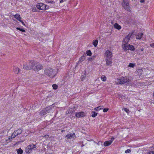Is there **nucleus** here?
<instances>
[{
    "instance_id": "f257e3e1",
    "label": "nucleus",
    "mask_w": 154,
    "mask_h": 154,
    "mask_svg": "<svg viewBox=\"0 0 154 154\" xmlns=\"http://www.w3.org/2000/svg\"><path fill=\"white\" fill-rule=\"evenodd\" d=\"M131 81L130 80L128 77L125 76L116 79L115 83L117 85L123 84L125 83L130 84L131 83Z\"/></svg>"
},
{
    "instance_id": "f03ea898",
    "label": "nucleus",
    "mask_w": 154,
    "mask_h": 154,
    "mask_svg": "<svg viewBox=\"0 0 154 154\" xmlns=\"http://www.w3.org/2000/svg\"><path fill=\"white\" fill-rule=\"evenodd\" d=\"M45 74L51 78L55 77V73L54 70L51 68H48L45 70Z\"/></svg>"
},
{
    "instance_id": "7ed1b4c3",
    "label": "nucleus",
    "mask_w": 154,
    "mask_h": 154,
    "mask_svg": "<svg viewBox=\"0 0 154 154\" xmlns=\"http://www.w3.org/2000/svg\"><path fill=\"white\" fill-rule=\"evenodd\" d=\"M122 5L123 8L129 12H131V8L127 0H123L122 3Z\"/></svg>"
},
{
    "instance_id": "20e7f679",
    "label": "nucleus",
    "mask_w": 154,
    "mask_h": 154,
    "mask_svg": "<svg viewBox=\"0 0 154 154\" xmlns=\"http://www.w3.org/2000/svg\"><path fill=\"white\" fill-rule=\"evenodd\" d=\"M133 34V32H130L128 35L124 39L123 43L122 45V47L123 46H124V45H128V43L129 42L131 38V36Z\"/></svg>"
},
{
    "instance_id": "39448f33",
    "label": "nucleus",
    "mask_w": 154,
    "mask_h": 154,
    "mask_svg": "<svg viewBox=\"0 0 154 154\" xmlns=\"http://www.w3.org/2000/svg\"><path fill=\"white\" fill-rule=\"evenodd\" d=\"M36 7L38 9L42 10H46L49 8V6L46 5L42 3H39L37 4Z\"/></svg>"
},
{
    "instance_id": "423d86ee",
    "label": "nucleus",
    "mask_w": 154,
    "mask_h": 154,
    "mask_svg": "<svg viewBox=\"0 0 154 154\" xmlns=\"http://www.w3.org/2000/svg\"><path fill=\"white\" fill-rule=\"evenodd\" d=\"M33 65V64H32ZM33 67L32 69L35 71H38L39 70L42 69L43 66L39 63L36 62L34 61V64H33Z\"/></svg>"
},
{
    "instance_id": "0eeeda50",
    "label": "nucleus",
    "mask_w": 154,
    "mask_h": 154,
    "mask_svg": "<svg viewBox=\"0 0 154 154\" xmlns=\"http://www.w3.org/2000/svg\"><path fill=\"white\" fill-rule=\"evenodd\" d=\"M34 63V61L29 62L26 64H25L23 65V68L24 69L27 70H30L32 69L33 67V64Z\"/></svg>"
},
{
    "instance_id": "6e6552de",
    "label": "nucleus",
    "mask_w": 154,
    "mask_h": 154,
    "mask_svg": "<svg viewBox=\"0 0 154 154\" xmlns=\"http://www.w3.org/2000/svg\"><path fill=\"white\" fill-rule=\"evenodd\" d=\"M52 109L51 106H49L46 107V108L44 109L40 112V115H44L45 114L49 113L50 110Z\"/></svg>"
},
{
    "instance_id": "1a4fd4ad",
    "label": "nucleus",
    "mask_w": 154,
    "mask_h": 154,
    "mask_svg": "<svg viewBox=\"0 0 154 154\" xmlns=\"http://www.w3.org/2000/svg\"><path fill=\"white\" fill-rule=\"evenodd\" d=\"M35 147V145L33 144H30L26 148L25 151L27 153H30L32 152V150Z\"/></svg>"
},
{
    "instance_id": "9d476101",
    "label": "nucleus",
    "mask_w": 154,
    "mask_h": 154,
    "mask_svg": "<svg viewBox=\"0 0 154 154\" xmlns=\"http://www.w3.org/2000/svg\"><path fill=\"white\" fill-rule=\"evenodd\" d=\"M124 46H123V48L125 51H126L127 50H130L131 51H134L135 48L134 46L130 44L125 45H124Z\"/></svg>"
},
{
    "instance_id": "9b49d317",
    "label": "nucleus",
    "mask_w": 154,
    "mask_h": 154,
    "mask_svg": "<svg viewBox=\"0 0 154 154\" xmlns=\"http://www.w3.org/2000/svg\"><path fill=\"white\" fill-rule=\"evenodd\" d=\"M112 53L111 51L109 50L106 51L104 54V57L106 58L112 59Z\"/></svg>"
},
{
    "instance_id": "f8f14e48",
    "label": "nucleus",
    "mask_w": 154,
    "mask_h": 154,
    "mask_svg": "<svg viewBox=\"0 0 154 154\" xmlns=\"http://www.w3.org/2000/svg\"><path fill=\"white\" fill-rule=\"evenodd\" d=\"M114 138L112 137L111 138V140L105 141L104 143V145L105 146H107L110 145L113 142Z\"/></svg>"
},
{
    "instance_id": "ddd939ff",
    "label": "nucleus",
    "mask_w": 154,
    "mask_h": 154,
    "mask_svg": "<svg viewBox=\"0 0 154 154\" xmlns=\"http://www.w3.org/2000/svg\"><path fill=\"white\" fill-rule=\"evenodd\" d=\"M85 113L84 112H77L75 113V116L76 117L79 118L81 117H83L85 116Z\"/></svg>"
},
{
    "instance_id": "4468645a",
    "label": "nucleus",
    "mask_w": 154,
    "mask_h": 154,
    "mask_svg": "<svg viewBox=\"0 0 154 154\" xmlns=\"http://www.w3.org/2000/svg\"><path fill=\"white\" fill-rule=\"evenodd\" d=\"M106 64L107 66H110L112 63V59L106 58Z\"/></svg>"
},
{
    "instance_id": "2eb2a0df",
    "label": "nucleus",
    "mask_w": 154,
    "mask_h": 154,
    "mask_svg": "<svg viewBox=\"0 0 154 154\" xmlns=\"http://www.w3.org/2000/svg\"><path fill=\"white\" fill-rule=\"evenodd\" d=\"M75 111V108L74 107L72 108H70L66 112L67 114H71L72 112Z\"/></svg>"
},
{
    "instance_id": "dca6fc26",
    "label": "nucleus",
    "mask_w": 154,
    "mask_h": 154,
    "mask_svg": "<svg viewBox=\"0 0 154 154\" xmlns=\"http://www.w3.org/2000/svg\"><path fill=\"white\" fill-rule=\"evenodd\" d=\"M75 134L74 133H71L70 134H67L66 137L67 138V139H71L72 138H74L75 137Z\"/></svg>"
},
{
    "instance_id": "f3484780",
    "label": "nucleus",
    "mask_w": 154,
    "mask_h": 154,
    "mask_svg": "<svg viewBox=\"0 0 154 154\" xmlns=\"http://www.w3.org/2000/svg\"><path fill=\"white\" fill-rule=\"evenodd\" d=\"M14 134H16L17 136L19 134H20L22 132V131L21 129H18L17 130L14 131Z\"/></svg>"
},
{
    "instance_id": "a211bd4d",
    "label": "nucleus",
    "mask_w": 154,
    "mask_h": 154,
    "mask_svg": "<svg viewBox=\"0 0 154 154\" xmlns=\"http://www.w3.org/2000/svg\"><path fill=\"white\" fill-rule=\"evenodd\" d=\"M114 26L115 28L118 29L119 30L121 29V27L117 23H116L114 25Z\"/></svg>"
},
{
    "instance_id": "6ab92c4d",
    "label": "nucleus",
    "mask_w": 154,
    "mask_h": 154,
    "mask_svg": "<svg viewBox=\"0 0 154 154\" xmlns=\"http://www.w3.org/2000/svg\"><path fill=\"white\" fill-rule=\"evenodd\" d=\"M85 59V57L84 55L82 56L79 59L78 61V63H81L82 61L84 60Z\"/></svg>"
},
{
    "instance_id": "aec40b11",
    "label": "nucleus",
    "mask_w": 154,
    "mask_h": 154,
    "mask_svg": "<svg viewBox=\"0 0 154 154\" xmlns=\"http://www.w3.org/2000/svg\"><path fill=\"white\" fill-rule=\"evenodd\" d=\"M13 70L14 72L17 74L20 71V69L16 67H14Z\"/></svg>"
},
{
    "instance_id": "412c9836",
    "label": "nucleus",
    "mask_w": 154,
    "mask_h": 154,
    "mask_svg": "<svg viewBox=\"0 0 154 154\" xmlns=\"http://www.w3.org/2000/svg\"><path fill=\"white\" fill-rule=\"evenodd\" d=\"M14 16L15 18H16L19 21L21 19V18L20 17V15L18 14H16Z\"/></svg>"
},
{
    "instance_id": "4be33fe9",
    "label": "nucleus",
    "mask_w": 154,
    "mask_h": 154,
    "mask_svg": "<svg viewBox=\"0 0 154 154\" xmlns=\"http://www.w3.org/2000/svg\"><path fill=\"white\" fill-rule=\"evenodd\" d=\"M142 35H143V33H141L140 34L137 35H136V38L137 39H140L141 38Z\"/></svg>"
},
{
    "instance_id": "5701e85b",
    "label": "nucleus",
    "mask_w": 154,
    "mask_h": 154,
    "mask_svg": "<svg viewBox=\"0 0 154 154\" xmlns=\"http://www.w3.org/2000/svg\"><path fill=\"white\" fill-rule=\"evenodd\" d=\"M98 42V40H95L94 41L92 44L95 47H96L97 45Z\"/></svg>"
},
{
    "instance_id": "b1692460",
    "label": "nucleus",
    "mask_w": 154,
    "mask_h": 154,
    "mask_svg": "<svg viewBox=\"0 0 154 154\" xmlns=\"http://www.w3.org/2000/svg\"><path fill=\"white\" fill-rule=\"evenodd\" d=\"M17 151L18 154H22L23 152V151L21 148L17 149Z\"/></svg>"
},
{
    "instance_id": "393cba45",
    "label": "nucleus",
    "mask_w": 154,
    "mask_h": 154,
    "mask_svg": "<svg viewBox=\"0 0 154 154\" xmlns=\"http://www.w3.org/2000/svg\"><path fill=\"white\" fill-rule=\"evenodd\" d=\"M101 79L102 81L105 82L106 81V76L105 75H103L101 78Z\"/></svg>"
},
{
    "instance_id": "a878e982",
    "label": "nucleus",
    "mask_w": 154,
    "mask_h": 154,
    "mask_svg": "<svg viewBox=\"0 0 154 154\" xmlns=\"http://www.w3.org/2000/svg\"><path fill=\"white\" fill-rule=\"evenodd\" d=\"M103 107L102 106H100L97 107H96L95 108V109L96 110H100L103 108Z\"/></svg>"
},
{
    "instance_id": "bb28decb",
    "label": "nucleus",
    "mask_w": 154,
    "mask_h": 154,
    "mask_svg": "<svg viewBox=\"0 0 154 154\" xmlns=\"http://www.w3.org/2000/svg\"><path fill=\"white\" fill-rule=\"evenodd\" d=\"M86 54L87 55L91 56L92 55V53L90 50H88L86 51Z\"/></svg>"
},
{
    "instance_id": "cd10ccee",
    "label": "nucleus",
    "mask_w": 154,
    "mask_h": 154,
    "mask_svg": "<svg viewBox=\"0 0 154 154\" xmlns=\"http://www.w3.org/2000/svg\"><path fill=\"white\" fill-rule=\"evenodd\" d=\"M97 113L95 112H92V116L94 117L97 116Z\"/></svg>"
},
{
    "instance_id": "c85d7f7f",
    "label": "nucleus",
    "mask_w": 154,
    "mask_h": 154,
    "mask_svg": "<svg viewBox=\"0 0 154 154\" xmlns=\"http://www.w3.org/2000/svg\"><path fill=\"white\" fill-rule=\"evenodd\" d=\"M135 66V63H130L128 66L130 67H134Z\"/></svg>"
},
{
    "instance_id": "c756f323",
    "label": "nucleus",
    "mask_w": 154,
    "mask_h": 154,
    "mask_svg": "<svg viewBox=\"0 0 154 154\" xmlns=\"http://www.w3.org/2000/svg\"><path fill=\"white\" fill-rule=\"evenodd\" d=\"M17 136V135L16 134H14V132L12 134L11 136V138H14Z\"/></svg>"
},
{
    "instance_id": "7c9ffc66",
    "label": "nucleus",
    "mask_w": 154,
    "mask_h": 154,
    "mask_svg": "<svg viewBox=\"0 0 154 154\" xmlns=\"http://www.w3.org/2000/svg\"><path fill=\"white\" fill-rule=\"evenodd\" d=\"M53 88L54 89L56 90L58 88V86L56 84H53L52 85Z\"/></svg>"
},
{
    "instance_id": "2f4dec72",
    "label": "nucleus",
    "mask_w": 154,
    "mask_h": 154,
    "mask_svg": "<svg viewBox=\"0 0 154 154\" xmlns=\"http://www.w3.org/2000/svg\"><path fill=\"white\" fill-rule=\"evenodd\" d=\"M16 29H17V30H20L22 32H25V30H24V29H21L20 28H19V27H17L16 28Z\"/></svg>"
},
{
    "instance_id": "473e14b6",
    "label": "nucleus",
    "mask_w": 154,
    "mask_h": 154,
    "mask_svg": "<svg viewBox=\"0 0 154 154\" xmlns=\"http://www.w3.org/2000/svg\"><path fill=\"white\" fill-rule=\"evenodd\" d=\"M86 77V75L85 74L83 75L81 77V79L82 80H84Z\"/></svg>"
},
{
    "instance_id": "72a5a7b5",
    "label": "nucleus",
    "mask_w": 154,
    "mask_h": 154,
    "mask_svg": "<svg viewBox=\"0 0 154 154\" xmlns=\"http://www.w3.org/2000/svg\"><path fill=\"white\" fill-rule=\"evenodd\" d=\"M46 2L48 3H51L52 4H54L55 3L54 1H47Z\"/></svg>"
},
{
    "instance_id": "f704fd0d",
    "label": "nucleus",
    "mask_w": 154,
    "mask_h": 154,
    "mask_svg": "<svg viewBox=\"0 0 154 154\" xmlns=\"http://www.w3.org/2000/svg\"><path fill=\"white\" fill-rule=\"evenodd\" d=\"M131 152V150L130 149H128L125 151V152L126 153H130Z\"/></svg>"
},
{
    "instance_id": "c9c22d12",
    "label": "nucleus",
    "mask_w": 154,
    "mask_h": 154,
    "mask_svg": "<svg viewBox=\"0 0 154 154\" xmlns=\"http://www.w3.org/2000/svg\"><path fill=\"white\" fill-rule=\"evenodd\" d=\"M136 51L137 52V53H139L140 55H141L142 54L141 52L140 51V50L139 49H137Z\"/></svg>"
},
{
    "instance_id": "e433bc0d",
    "label": "nucleus",
    "mask_w": 154,
    "mask_h": 154,
    "mask_svg": "<svg viewBox=\"0 0 154 154\" xmlns=\"http://www.w3.org/2000/svg\"><path fill=\"white\" fill-rule=\"evenodd\" d=\"M124 109V110L127 113H128L129 112V110L128 109H127V108H125L124 109H122L123 110Z\"/></svg>"
},
{
    "instance_id": "4c0bfd02",
    "label": "nucleus",
    "mask_w": 154,
    "mask_h": 154,
    "mask_svg": "<svg viewBox=\"0 0 154 154\" xmlns=\"http://www.w3.org/2000/svg\"><path fill=\"white\" fill-rule=\"evenodd\" d=\"M109 109L108 108H105L103 110V112H106Z\"/></svg>"
},
{
    "instance_id": "58836bf2",
    "label": "nucleus",
    "mask_w": 154,
    "mask_h": 154,
    "mask_svg": "<svg viewBox=\"0 0 154 154\" xmlns=\"http://www.w3.org/2000/svg\"><path fill=\"white\" fill-rule=\"evenodd\" d=\"M146 154H154V152L153 151H149L147 152Z\"/></svg>"
},
{
    "instance_id": "ea45409f",
    "label": "nucleus",
    "mask_w": 154,
    "mask_h": 154,
    "mask_svg": "<svg viewBox=\"0 0 154 154\" xmlns=\"http://www.w3.org/2000/svg\"><path fill=\"white\" fill-rule=\"evenodd\" d=\"M150 45L151 47L153 48H154V43H153L151 44Z\"/></svg>"
},
{
    "instance_id": "a19ab883",
    "label": "nucleus",
    "mask_w": 154,
    "mask_h": 154,
    "mask_svg": "<svg viewBox=\"0 0 154 154\" xmlns=\"http://www.w3.org/2000/svg\"><path fill=\"white\" fill-rule=\"evenodd\" d=\"M128 22L133 23V22H134V20H131V19H129L128 20Z\"/></svg>"
},
{
    "instance_id": "79ce46f5",
    "label": "nucleus",
    "mask_w": 154,
    "mask_h": 154,
    "mask_svg": "<svg viewBox=\"0 0 154 154\" xmlns=\"http://www.w3.org/2000/svg\"><path fill=\"white\" fill-rule=\"evenodd\" d=\"M19 21L23 25H25V24L24 23L23 21L22 20H21V19L20 20H19Z\"/></svg>"
},
{
    "instance_id": "37998d69",
    "label": "nucleus",
    "mask_w": 154,
    "mask_h": 154,
    "mask_svg": "<svg viewBox=\"0 0 154 154\" xmlns=\"http://www.w3.org/2000/svg\"><path fill=\"white\" fill-rule=\"evenodd\" d=\"M66 1V0H61L60 2V3H62L64 2H65Z\"/></svg>"
},
{
    "instance_id": "c03bdc74",
    "label": "nucleus",
    "mask_w": 154,
    "mask_h": 154,
    "mask_svg": "<svg viewBox=\"0 0 154 154\" xmlns=\"http://www.w3.org/2000/svg\"><path fill=\"white\" fill-rule=\"evenodd\" d=\"M95 57H96V56H93L91 57L92 58L93 60L95 59Z\"/></svg>"
},
{
    "instance_id": "a18cd8bd",
    "label": "nucleus",
    "mask_w": 154,
    "mask_h": 154,
    "mask_svg": "<svg viewBox=\"0 0 154 154\" xmlns=\"http://www.w3.org/2000/svg\"><path fill=\"white\" fill-rule=\"evenodd\" d=\"M88 60L89 61H92L93 60L92 58L91 57L88 58Z\"/></svg>"
},
{
    "instance_id": "49530a36",
    "label": "nucleus",
    "mask_w": 154,
    "mask_h": 154,
    "mask_svg": "<svg viewBox=\"0 0 154 154\" xmlns=\"http://www.w3.org/2000/svg\"><path fill=\"white\" fill-rule=\"evenodd\" d=\"M144 50V49L143 48H140V50L141 51H143Z\"/></svg>"
},
{
    "instance_id": "de8ad7c7",
    "label": "nucleus",
    "mask_w": 154,
    "mask_h": 154,
    "mask_svg": "<svg viewBox=\"0 0 154 154\" xmlns=\"http://www.w3.org/2000/svg\"><path fill=\"white\" fill-rule=\"evenodd\" d=\"M140 2L141 3H143V2H144V0H141L140 1Z\"/></svg>"
},
{
    "instance_id": "09e8293b",
    "label": "nucleus",
    "mask_w": 154,
    "mask_h": 154,
    "mask_svg": "<svg viewBox=\"0 0 154 154\" xmlns=\"http://www.w3.org/2000/svg\"><path fill=\"white\" fill-rule=\"evenodd\" d=\"M9 139L10 140L11 139H12V138H11V137H9Z\"/></svg>"
},
{
    "instance_id": "8fccbe9b",
    "label": "nucleus",
    "mask_w": 154,
    "mask_h": 154,
    "mask_svg": "<svg viewBox=\"0 0 154 154\" xmlns=\"http://www.w3.org/2000/svg\"><path fill=\"white\" fill-rule=\"evenodd\" d=\"M63 131H64V130H62V131H62V132H63Z\"/></svg>"
}]
</instances>
